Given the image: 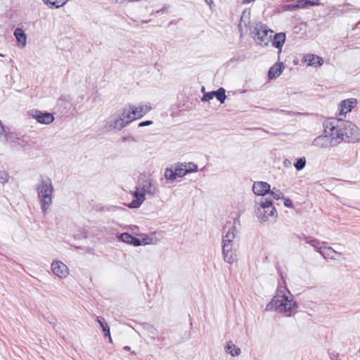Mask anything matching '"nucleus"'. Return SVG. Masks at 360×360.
Wrapping results in <instances>:
<instances>
[{"instance_id": "obj_27", "label": "nucleus", "mask_w": 360, "mask_h": 360, "mask_svg": "<svg viewBox=\"0 0 360 360\" xmlns=\"http://www.w3.org/2000/svg\"><path fill=\"white\" fill-rule=\"evenodd\" d=\"M136 108L141 117H142L144 115L147 114L150 110V108L147 105H141Z\"/></svg>"}, {"instance_id": "obj_24", "label": "nucleus", "mask_w": 360, "mask_h": 360, "mask_svg": "<svg viewBox=\"0 0 360 360\" xmlns=\"http://www.w3.org/2000/svg\"><path fill=\"white\" fill-rule=\"evenodd\" d=\"M226 352L232 356H237L240 354V350L238 347H236L235 345L229 342L226 347Z\"/></svg>"}, {"instance_id": "obj_18", "label": "nucleus", "mask_w": 360, "mask_h": 360, "mask_svg": "<svg viewBox=\"0 0 360 360\" xmlns=\"http://www.w3.org/2000/svg\"><path fill=\"white\" fill-rule=\"evenodd\" d=\"M119 238L122 242L126 243L127 244L133 245L134 246H139L142 244L139 239L134 238L128 233H122L119 236Z\"/></svg>"}, {"instance_id": "obj_8", "label": "nucleus", "mask_w": 360, "mask_h": 360, "mask_svg": "<svg viewBox=\"0 0 360 360\" xmlns=\"http://www.w3.org/2000/svg\"><path fill=\"white\" fill-rule=\"evenodd\" d=\"M146 195V194L154 195L158 193V188L153 184L150 176H143L141 177L136 186Z\"/></svg>"}, {"instance_id": "obj_2", "label": "nucleus", "mask_w": 360, "mask_h": 360, "mask_svg": "<svg viewBox=\"0 0 360 360\" xmlns=\"http://www.w3.org/2000/svg\"><path fill=\"white\" fill-rule=\"evenodd\" d=\"M37 191L39 198L41 200V209L44 212H46L52 202L51 194L53 187L50 179L46 178L45 179H42L37 186Z\"/></svg>"}, {"instance_id": "obj_19", "label": "nucleus", "mask_w": 360, "mask_h": 360, "mask_svg": "<svg viewBox=\"0 0 360 360\" xmlns=\"http://www.w3.org/2000/svg\"><path fill=\"white\" fill-rule=\"evenodd\" d=\"M14 36L18 43V46L24 48L27 44V36L22 29L19 27L16 28L14 32Z\"/></svg>"}, {"instance_id": "obj_34", "label": "nucleus", "mask_w": 360, "mask_h": 360, "mask_svg": "<svg viewBox=\"0 0 360 360\" xmlns=\"http://www.w3.org/2000/svg\"><path fill=\"white\" fill-rule=\"evenodd\" d=\"M284 205L287 207H291L292 206V202L291 200L285 199L284 201Z\"/></svg>"}, {"instance_id": "obj_10", "label": "nucleus", "mask_w": 360, "mask_h": 360, "mask_svg": "<svg viewBox=\"0 0 360 360\" xmlns=\"http://www.w3.org/2000/svg\"><path fill=\"white\" fill-rule=\"evenodd\" d=\"M357 105V100L354 98L343 100L338 105V115H346Z\"/></svg>"}, {"instance_id": "obj_37", "label": "nucleus", "mask_w": 360, "mask_h": 360, "mask_svg": "<svg viewBox=\"0 0 360 360\" xmlns=\"http://www.w3.org/2000/svg\"><path fill=\"white\" fill-rule=\"evenodd\" d=\"M124 349H125L127 351H129L130 350V347L129 346H125V347H124Z\"/></svg>"}, {"instance_id": "obj_28", "label": "nucleus", "mask_w": 360, "mask_h": 360, "mask_svg": "<svg viewBox=\"0 0 360 360\" xmlns=\"http://www.w3.org/2000/svg\"><path fill=\"white\" fill-rule=\"evenodd\" d=\"M184 169L186 170V173L195 172L198 169V166L193 163V162H188V163H184L183 164Z\"/></svg>"}, {"instance_id": "obj_30", "label": "nucleus", "mask_w": 360, "mask_h": 360, "mask_svg": "<svg viewBox=\"0 0 360 360\" xmlns=\"http://www.w3.org/2000/svg\"><path fill=\"white\" fill-rule=\"evenodd\" d=\"M271 194L276 200H279L283 198V193L279 190L274 188L271 191L270 190Z\"/></svg>"}, {"instance_id": "obj_6", "label": "nucleus", "mask_w": 360, "mask_h": 360, "mask_svg": "<svg viewBox=\"0 0 360 360\" xmlns=\"http://www.w3.org/2000/svg\"><path fill=\"white\" fill-rule=\"evenodd\" d=\"M276 212L272 201L264 199L257 209V216L259 219L266 221L270 217H274Z\"/></svg>"}, {"instance_id": "obj_38", "label": "nucleus", "mask_w": 360, "mask_h": 360, "mask_svg": "<svg viewBox=\"0 0 360 360\" xmlns=\"http://www.w3.org/2000/svg\"><path fill=\"white\" fill-rule=\"evenodd\" d=\"M205 1H206V2H207V3H208V0H205Z\"/></svg>"}, {"instance_id": "obj_35", "label": "nucleus", "mask_w": 360, "mask_h": 360, "mask_svg": "<svg viewBox=\"0 0 360 360\" xmlns=\"http://www.w3.org/2000/svg\"><path fill=\"white\" fill-rule=\"evenodd\" d=\"M309 243L313 246H316V244L319 243V242L316 240H313L309 242Z\"/></svg>"}, {"instance_id": "obj_15", "label": "nucleus", "mask_w": 360, "mask_h": 360, "mask_svg": "<svg viewBox=\"0 0 360 360\" xmlns=\"http://www.w3.org/2000/svg\"><path fill=\"white\" fill-rule=\"evenodd\" d=\"M270 185L264 181L255 182L252 186V191L257 195H264L270 192Z\"/></svg>"}, {"instance_id": "obj_17", "label": "nucleus", "mask_w": 360, "mask_h": 360, "mask_svg": "<svg viewBox=\"0 0 360 360\" xmlns=\"http://www.w3.org/2000/svg\"><path fill=\"white\" fill-rule=\"evenodd\" d=\"M285 41V34L284 32H279L274 35L272 39V45L278 50L279 53H281Z\"/></svg>"}, {"instance_id": "obj_22", "label": "nucleus", "mask_w": 360, "mask_h": 360, "mask_svg": "<svg viewBox=\"0 0 360 360\" xmlns=\"http://www.w3.org/2000/svg\"><path fill=\"white\" fill-rule=\"evenodd\" d=\"M68 0H44L46 5H49L51 7L59 8L63 6Z\"/></svg>"}, {"instance_id": "obj_36", "label": "nucleus", "mask_w": 360, "mask_h": 360, "mask_svg": "<svg viewBox=\"0 0 360 360\" xmlns=\"http://www.w3.org/2000/svg\"><path fill=\"white\" fill-rule=\"evenodd\" d=\"M255 0H243V4H249Z\"/></svg>"}, {"instance_id": "obj_14", "label": "nucleus", "mask_w": 360, "mask_h": 360, "mask_svg": "<svg viewBox=\"0 0 360 360\" xmlns=\"http://www.w3.org/2000/svg\"><path fill=\"white\" fill-rule=\"evenodd\" d=\"M303 62L306 63L309 66L317 68L321 66L323 64L324 60L319 56L308 53L304 56Z\"/></svg>"}, {"instance_id": "obj_33", "label": "nucleus", "mask_w": 360, "mask_h": 360, "mask_svg": "<svg viewBox=\"0 0 360 360\" xmlns=\"http://www.w3.org/2000/svg\"><path fill=\"white\" fill-rule=\"evenodd\" d=\"M153 122L152 121H145V122H141L139 124V127H145V126H148V125H150L152 124Z\"/></svg>"}, {"instance_id": "obj_7", "label": "nucleus", "mask_w": 360, "mask_h": 360, "mask_svg": "<svg viewBox=\"0 0 360 360\" xmlns=\"http://www.w3.org/2000/svg\"><path fill=\"white\" fill-rule=\"evenodd\" d=\"M256 34L255 39L261 46H265L269 44L271 40V35L269 33H273L274 31L269 29L264 24H259L255 27Z\"/></svg>"}, {"instance_id": "obj_4", "label": "nucleus", "mask_w": 360, "mask_h": 360, "mask_svg": "<svg viewBox=\"0 0 360 360\" xmlns=\"http://www.w3.org/2000/svg\"><path fill=\"white\" fill-rule=\"evenodd\" d=\"M141 118L136 106L125 108L120 119L115 121L114 128L121 129L134 120Z\"/></svg>"}, {"instance_id": "obj_5", "label": "nucleus", "mask_w": 360, "mask_h": 360, "mask_svg": "<svg viewBox=\"0 0 360 360\" xmlns=\"http://www.w3.org/2000/svg\"><path fill=\"white\" fill-rule=\"evenodd\" d=\"M235 228L233 227L231 232L229 231V233L226 235L223 240V254L224 260L229 263H233L235 261L236 255L233 252V246L231 243L232 238H234L233 231Z\"/></svg>"}, {"instance_id": "obj_16", "label": "nucleus", "mask_w": 360, "mask_h": 360, "mask_svg": "<svg viewBox=\"0 0 360 360\" xmlns=\"http://www.w3.org/2000/svg\"><path fill=\"white\" fill-rule=\"evenodd\" d=\"M285 66L282 62H278L268 71V79L271 80L278 77L283 71Z\"/></svg>"}, {"instance_id": "obj_9", "label": "nucleus", "mask_w": 360, "mask_h": 360, "mask_svg": "<svg viewBox=\"0 0 360 360\" xmlns=\"http://www.w3.org/2000/svg\"><path fill=\"white\" fill-rule=\"evenodd\" d=\"M30 115L40 124H49L54 120V116L52 113L43 112L38 110H31Z\"/></svg>"}, {"instance_id": "obj_3", "label": "nucleus", "mask_w": 360, "mask_h": 360, "mask_svg": "<svg viewBox=\"0 0 360 360\" xmlns=\"http://www.w3.org/2000/svg\"><path fill=\"white\" fill-rule=\"evenodd\" d=\"M295 306V302L292 300H289L288 297L279 296L275 297L271 302L266 305V309L271 310L275 307L276 309L280 312L290 313Z\"/></svg>"}, {"instance_id": "obj_11", "label": "nucleus", "mask_w": 360, "mask_h": 360, "mask_svg": "<svg viewBox=\"0 0 360 360\" xmlns=\"http://www.w3.org/2000/svg\"><path fill=\"white\" fill-rule=\"evenodd\" d=\"M183 163L178 165L174 169L167 168L165 172V176L167 179L174 180L178 177H182L186 174Z\"/></svg>"}, {"instance_id": "obj_25", "label": "nucleus", "mask_w": 360, "mask_h": 360, "mask_svg": "<svg viewBox=\"0 0 360 360\" xmlns=\"http://www.w3.org/2000/svg\"><path fill=\"white\" fill-rule=\"evenodd\" d=\"M302 8L319 5L320 0H300Z\"/></svg>"}, {"instance_id": "obj_20", "label": "nucleus", "mask_w": 360, "mask_h": 360, "mask_svg": "<svg viewBox=\"0 0 360 360\" xmlns=\"http://www.w3.org/2000/svg\"><path fill=\"white\" fill-rule=\"evenodd\" d=\"M319 253L326 259H334L337 252L330 247H319Z\"/></svg>"}, {"instance_id": "obj_31", "label": "nucleus", "mask_w": 360, "mask_h": 360, "mask_svg": "<svg viewBox=\"0 0 360 360\" xmlns=\"http://www.w3.org/2000/svg\"><path fill=\"white\" fill-rule=\"evenodd\" d=\"M8 180V174L6 172H0V182L4 184Z\"/></svg>"}, {"instance_id": "obj_32", "label": "nucleus", "mask_w": 360, "mask_h": 360, "mask_svg": "<svg viewBox=\"0 0 360 360\" xmlns=\"http://www.w3.org/2000/svg\"><path fill=\"white\" fill-rule=\"evenodd\" d=\"M214 97V93L213 91L204 94L202 100L204 101H209L210 100L212 99Z\"/></svg>"}, {"instance_id": "obj_21", "label": "nucleus", "mask_w": 360, "mask_h": 360, "mask_svg": "<svg viewBox=\"0 0 360 360\" xmlns=\"http://www.w3.org/2000/svg\"><path fill=\"white\" fill-rule=\"evenodd\" d=\"M97 321L100 324L101 327L102 328L104 335L105 337H109L110 340L111 341V337H110V327L108 326V323L105 322V320L103 318L101 317H97Z\"/></svg>"}, {"instance_id": "obj_12", "label": "nucleus", "mask_w": 360, "mask_h": 360, "mask_svg": "<svg viewBox=\"0 0 360 360\" xmlns=\"http://www.w3.org/2000/svg\"><path fill=\"white\" fill-rule=\"evenodd\" d=\"M133 197V200L128 205L129 208H138L146 200V195L136 187L130 192Z\"/></svg>"}, {"instance_id": "obj_13", "label": "nucleus", "mask_w": 360, "mask_h": 360, "mask_svg": "<svg viewBox=\"0 0 360 360\" xmlns=\"http://www.w3.org/2000/svg\"><path fill=\"white\" fill-rule=\"evenodd\" d=\"M51 269L53 273L60 278H65L69 274L68 266L60 261L53 262L51 264Z\"/></svg>"}, {"instance_id": "obj_26", "label": "nucleus", "mask_w": 360, "mask_h": 360, "mask_svg": "<svg viewBox=\"0 0 360 360\" xmlns=\"http://www.w3.org/2000/svg\"><path fill=\"white\" fill-rule=\"evenodd\" d=\"M297 8H302L300 0H298L296 4H288L283 6V9L285 11H294Z\"/></svg>"}, {"instance_id": "obj_29", "label": "nucleus", "mask_w": 360, "mask_h": 360, "mask_svg": "<svg viewBox=\"0 0 360 360\" xmlns=\"http://www.w3.org/2000/svg\"><path fill=\"white\" fill-rule=\"evenodd\" d=\"M306 165V160L305 158H301L297 160V162L295 164V167L297 170H301Z\"/></svg>"}, {"instance_id": "obj_1", "label": "nucleus", "mask_w": 360, "mask_h": 360, "mask_svg": "<svg viewBox=\"0 0 360 360\" xmlns=\"http://www.w3.org/2000/svg\"><path fill=\"white\" fill-rule=\"evenodd\" d=\"M325 136L315 139L316 145L323 146L329 141L330 146H335L341 142H354L360 137V131L356 125L348 120L330 117L323 123Z\"/></svg>"}, {"instance_id": "obj_23", "label": "nucleus", "mask_w": 360, "mask_h": 360, "mask_svg": "<svg viewBox=\"0 0 360 360\" xmlns=\"http://www.w3.org/2000/svg\"><path fill=\"white\" fill-rule=\"evenodd\" d=\"M213 93H214V96H216L217 100H219L221 103H224V101L226 98V96L225 90L224 88H219L217 91H213Z\"/></svg>"}]
</instances>
